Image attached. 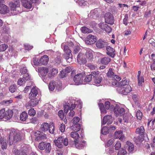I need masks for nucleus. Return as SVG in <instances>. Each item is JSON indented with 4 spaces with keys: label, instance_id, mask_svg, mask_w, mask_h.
<instances>
[{
    "label": "nucleus",
    "instance_id": "32",
    "mask_svg": "<svg viewBox=\"0 0 155 155\" xmlns=\"http://www.w3.org/2000/svg\"><path fill=\"white\" fill-rule=\"evenodd\" d=\"M110 61V59L108 57H105L101 59V63L104 64H107Z\"/></svg>",
    "mask_w": 155,
    "mask_h": 155
},
{
    "label": "nucleus",
    "instance_id": "43",
    "mask_svg": "<svg viewBox=\"0 0 155 155\" xmlns=\"http://www.w3.org/2000/svg\"><path fill=\"white\" fill-rule=\"evenodd\" d=\"M94 82L95 84H100L102 80V77L101 76H99L94 79Z\"/></svg>",
    "mask_w": 155,
    "mask_h": 155
},
{
    "label": "nucleus",
    "instance_id": "18",
    "mask_svg": "<svg viewBox=\"0 0 155 155\" xmlns=\"http://www.w3.org/2000/svg\"><path fill=\"white\" fill-rule=\"evenodd\" d=\"M129 82L127 80H122L120 82H113L112 84L115 85L116 86H119V87H123L129 85Z\"/></svg>",
    "mask_w": 155,
    "mask_h": 155
},
{
    "label": "nucleus",
    "instance_id": "60",
    "mask_svg": "<svg viewBox=\"0 0 155 155\" xmlns=\"http://www.w3.org/2000/svg\"><path fill=\"white\" fill-rule=\"evenodd\" d=\"M23 78L26 81H29L31 80V77L28 74H25L23 76Z\"/></svg>",
    "mask_w": 155,
    "mask_h": 155
},
{
    "label": "nucleus",
    "instance_id": "25",
    "mask_svg": "<svg viewBox=\"0 0 155 155\" xmlns=\"http://www.w3.org/2000/svg\"><path fill=\"white\" fill-rule=\"evenodd\" d=\"M126 147L128 148V150L130 153H133L134 151V145L130 142L127 141L126 143Z\"/></svg>",
    "mask_w": 155,
    "mask_h": 155
},
{
    "label": "nucleus",
    "instance_id": "5",
    "mask_svg": "<svg viewBox=\"0 0 155 155\" xmlns=\"http://www.w3.org/2000/svg\"><path fill=\"white\" fill-rule=\"evenodd\" d=\"M64 49L65 52L64 55V58L68 62L70 63L72 61V57L71 51L68 47L66 45L64 46Z\"/></svg>",
    "mask_w": 155,
    "mask_h": 155
},
{
    "label": "nucleus",
    "instance_id": "22",
    "mask_svg": "<svg viewBox=\"0 0 155 155\" xmlns=\"http://www.w3.org/2000/svg\"><path fill=\"white\" fill-rule=\"evenodd\" d=\"M85 56L87 60L89 61H92L94 58V56L92 50L89 49L87 50Z\"/></svg>",
    "mask_w": 155,
    "mask_h": 155
},
{
    "label": "nucleus",
    "instance_id": "37",
    "mask_svg": "<svg viewBox=\"0 0 155 155\" xmlns=\"http://www.w3.org/2000/svg\"><path fill=\"white\" fill-rule=\"evenodd\" d=\"M56 85V83L54 81H51L49 84L48 86L49 89L50 90L52 91H53Z\"/></svg>",
    "mask_w": 155,
    "mask_h": 155
},
{
    "label": "nucleus",
    "instance_id": "44",
    "mask_svg": "<svg viewBox=\"0 0 155 155\" xmlns=\"http://www.w3.org/2000/svg\"><path fill=\"white\" fill-rule=\"evenodd\" d=\"M45 150L47 153H49L51 150V147L49 143H46L45 146Z\"/></svg>",
    "mask_w": 155,
    "mask_h": 155
},
{
    "label": "nucleus",
    "instance_id": "58",
    "mask_svg": "<svg viewBox=\"0 0 155 155\" xmlns=\"http://www.w3.org/2000/svg\"><path fill=\"white\" fill-rule=\"evenodd\" d=\"M16 89L15 85H11L9 87V90L12 93L14 92L15 91Z\"/></svg>",
    "mask_w": 155,
    "mask_h": 155
},
{
    "label": "nucleus",
    "instance_id": "51",
    "mask_svg": "<svg viewBox=\"0 0 155 155\" xmlns=\"http://www.w3.org/2000/svg\"><path fill=\"white\" fill-rule=\"evenodd\" d=\"M114 74V73L112 69L110 68L107 74V76L108 77H111Z\"/></svg>",
    "mask_w": 155,
    "mask_h": 155
},
{
    "label": "nucleus",
    "instance_id": "29",
    "mask_svg": "<svg viewBox=\"0 0 155 155\" xmlns=\"http://www.w3.org/2000/svg\"><path fill=\"white\" fill-rule=\"evenodd\" d=\"M49 125L47 123H43L40 126V130L41 131L45 132L47 131L49 127Z\"/></svg>",
    "mask_w": 155,
    "mask_h": 155
},
{
    "label": "nucleus",
    "instance_id": "45",
    "mask_svg": "<svg viewBox=\"0 0 155 155\" xmlns=\"http://www.w3.org/2000/svg\"><path fill=\"white\" fill-rule=\"evenodd\" d=\"M92 76H93V78H94L96 77H98L99 76H101L99 74V72L98 71L96 72L95 71H93L91 72V74Z\"/></svg>",
    "mask_w": 155,
    "mask_h": 155
},
{
    "label": "nucleus",
    "instance_id": "20",
    "mask_svg": "<svg viewBox=\"0 0 155 155\" xmlns=\"http://www.w3.org/2000/svg\"><path fill=\"white\" fill-rule=\"evenodd\" d=\"M8 5L11 10H15L20 8V3L17 2H15L14 3L11 2H9Z\"/></svg>",
    "mask_w": 155,
    "mask_h": 155
},
{
    "label": "nucleus",
    "instance_id": "40",
    "mask_svg": "<svg viewBox=\"0 0 155 155\" xmlns=\"http://www.w3.org/2000/svg\"><path fill=\"white\" fill-rule=\"evenodd\" d=\"M8 48V46L5 44H2L0 45V51H4Z\"/></svg>",
    "mask_w": 155,
    "mask_h": 155
},
{
    "label": "nucleus",
    "instance_id": "17",
    "mask_svg": "<svg viewBox=\"0 0 155 155\" xmlns=\"http://www.w3.org/2000/svg\"><path fill=\"white\" fill-rule=\"evenodd\" d=\"M77 60L78 63L80 64H85L87 62L86 59L84 57L83 54L81 53H79L78 55Z\"/></svg>",
    "mask_w": 155,
    "mask_h": 155
},
{
    "label": "nucleus",
    "instance_id": "41",
    "mask_svg": "<svg viewBox=\"0 0 155 155\" xmlns=\"http://www.w3.org/2000/svg\"><path fill=\"white\" fill-rule=\"evenodd\" d=\"M14 152L15 155H26V153L23 151L19 150H15Z\"/></svg>",
    "mask_w": 155,
    "mask_h": 155
},
{
    "label": "nucleus",
    "instance_id": "16",
    "mask_svg": "<svg viewBox=\"0 0 155 155\" xmlns=\"http://www.w3.org/2000/svg\"><path fill=\"white\" fill-rule=\"evenodd\" d=\"M74 146L78 149H82L86 145V142L84 140H82L80 142H78L77 141H74Z\"/></svg>",
    "mask_w": 155,
    "mask_h": 155
},
{
    "label": "nucleus",
    "instance_id": "1",
    "mask_svg": "<svg viewBox=\"0 0 155 155\" xmlns=\"http://www.w3.org/2000/svg\"><path fill=\"white\" fill-rule=\"evenodd\" d=\"M9 134L8 138L10 144H12L13 142L19 141L21 140V135L18 131L12 129L9 130Z\"/></svg>",
    "mask_w": 155,
    "mask_h": 155
},
{
    "label": "nucleus",
    "instance_id": "36",
    "mask_svg": "<svg viewBox=\"0 0 155 155\" xmlns=\"http://www.w3.org/2000/svg\"><path fill=\"white\" fill-rule=\"evenodd\" d=\"M49 128L50 133L51 134H54V126L53 123L51 122L50 123Z\"/></svg>",
    "mask_w": 155,
    "mask_h": 155
},
{
    "label": "nucleus",
    "instance_id": "13",
    "mask_svg": "<svg viewBox=\"0 0 155 155\" xmlns=\"http://www.w3.org/2000/svg\"><path fill=\"white\" fill-rule=\"evenodd\" d=\"M0 144L3 150L7 149V140L5 137L0 132Z\"/></svg>",
    "mask_w": 155,
    "mask_h": 155
},
{
    "label": "nucleus",
    "instance_id": "24",
    "mask_svg": "<svg viewBox=\"0 0 155 155\" xmlns=\"http://www.w3.org/2000/svg\"><path fill=\"white\" fill-rule=\"evenodd\" d=\"M58 72V70L55 68H52L50 70V72L48 74V80L50 78H52L55 77Z\"/></svg>",
    "mask_w": 155,
    "mask_h": 155
},
{
    "label": "nucleus",
    "instance_id": "33",
    "mask_svg": "<svg viewBox=\"0 0 155 155\" xmlns=\"http://www.w3.org/2000/svg\"><path fill=\"white\" fill-rule=\"evenodd\" d=\"M145 130L143 126H141L140 127L138 128L136 130V132L137 134H138L140 135L143 134Z\"/></svg>",
    "mask_w": 155,
    "mask_h": 155
},
{
    "label": "nucleus",
    "instance_id": "10",
    "mask_svg": "<svg viewBox=\"0 0 155 155\" xmlns=\"http://www.w3.org/2000/svg\"><path fill=\"white\" fill-rule=\"evenodd\" d=\"M30 100L25 105L27 109H28L32 107H33L38 103V101L36 98H29Z\"/></svg>",
    "mask_w": 155,
    "mask_h": 155
},
{
    "label": "nucleus",
    "instance_id": "46",
    "mask_svg": "<svg viewBox=\"0 0 155 155\" xmlns=\"http://www.w3.org/2000/svg\"><path fill=\"white\" fill-rule=\"evenodd\" d=\"M30 121L31 123L34 124H37L38 123V120L36 117L32 118L30 119Z\"/></svg>",
    "mask_w": 155,
    "mask_h": 155
},
{
    "label": "nucleus",
    "instance_id": "2",
    "mask_svg": "<svg viewBox=\"0 0 155 155\" xmlns=\"http://www.w3.org/2000/svg\"><path fill=\"white\" fill-rule=\"evenodd\" d=\"M13 111L11 109H8L6 111L4 108L0 110V119L4 118L7 120L11 119L13 115Z\"/></svg>",
    "mask_w": 155,
    "mask_h": 155
},
{
    "label": "nucleus",
    "instance_id": "31",
    "mask_svg": "<svg viewBox=\"0 0 155 155\" xmlns=\"http://www.w3.org/2000/svg\"><path fill=\"white\" fill-rule=\"evenodd\" d=\"M81 127L80 125L78 124L72 125L71 127V129L72 131L78 132L80 130Z\"/></svg>",
    "mask_w": 155,
    "mask_h": 155
},
{
    "label": "nucleus",
    "instance_id": "55",
    "mask_svg": "<svg viewBox=\"0 0 155 155\" xmlns=\"http://www.w3.org/2000/svg\"><path fill=\"white\" fill-rule=\"evenodd\" d=\"M118 5L120 8L124 9V8H125V9H128V8L129 6L127 5L119 3Z\"/></svg>",
    "mask_w": 155,
    "mask_h": 155
},
{
    "label": "nucleus",
    "instance_id": "12",
    "mask_svg": "<svg viewBox=\"0 0 155 155\" xmlns=\"http://www.w3.org/2000/svg\"><path fill=\"white\" fill-rule=\"evenodd\" d=\"M99 27L106 32L109 33L112 30L111 28L107 24L105 23H100L98 25Z\"/></svg>",
    "mask_w": 155,
    "mask_h": 155
},
{
    "label": "nucleus",
    "instance_id": "63",
    "mask_svg": "<svg viewBox=\"0 0 155 155\" xmlns=\"http://www.w3.org/2000/svg\"><path fill=\"white\" fill-rule=\"evenodd\" d=\"M114 140L112 139L109 140L106 143V146L107 147L110 146L113 143Z\"/></svg>",
    "mask_w": 155,
    "mask_h": 155
},
{
    "label": "nucleus",
    "instance_id": "42",
    "mask_svg": "<svg viewBox=\"0 0 155 155\" xmlns=\"http://www.w3.org/2000/svg\"><path fill=\"white\" fill-rule=\"evenodd\" d=\"M46 143L41 142L38 145V147L41 150H43L45 149Z\"/></svg>",
    "mask_w": 155,
    "mask_h": 155
},
{
    "label": "nucleus",
    "instance_id": "15",
    "mask_svg": "<svg viewBox=\"0 0 155 155\" xmlns=\"http://www.w3.org/2000/svg\"><path fill=\"white\" fill-rule=\"evenodd\" d=\"M113 122V119L111 115H107L104 117L102 121V124L105 125L107 123L108 124H111Z\"/></svg>",
    "mask_w": 155,
    "mask_h": 155
},
{
    "label": "nucleus",
    "instance_id": "7",
    "mask_svg": "<svg viewBox=\"0 0 155 155\" xmlns=\"http://www.w3.org/2000/svg\"><path fill=\"white\" fill-rule=\"evenodd\" d=\"M34 138L35 140L41 141L47 139L46 135L40 131H37L34 132Z\"/></svg>",
    "mask_w": 155,
    "mask_h": 155
},
{
    "label": "nucleus",
    "instance_id": "4",
    "mask_svg": "<svg viewBox=\"0 0 155 155\" xmlns=\"http://www.w3.org/2000/svg\"><path fill=\"white\" fill-rule=\"evenodd\" d=\"M38 72L41 74L42 77V79L45 83H47L49 81L47 74L49 71V69L47 67H41L38 69Z\"/></svg>",
    "mask_w": 155,
    "mask_h": 155
},
{
    "label": "nucleus",
    "instance_id": "35",
    "mask_svg": "<svg viewBox=\"0 0 155 155\" xmlns=\"http://www.w3.org/2000/svg\"><path fill=\"white\" fill-rule=\"evenodd\" d=\"M81 30L82 33H90L93 31L92 30L86 27H83L81 28Z\"/></svg>",
    "mask_w": 155,
    "mask_h": 155
},
{
    "label": "nucleus",
    "instance_id": "61",
    "mask_svg": "<svg viewBox=\"0 0 155 155\" xmlns=\"http://www.w3.org/2000/svg\"><path fill=\"white\" fill-rule=\"evenodd\" d=\"M80 118L78 117H75L73 118L72 121L73 124H76L79 121Z\"/></svg>",
    "mask_w": 155,
    "mask_h": 155
},
{
    "label": "nucleus",
    "instance_id": "56",
    "mask_svg": "<svg viewBox=\"0 0 155 155\" xmlns=\"http://www.w3.org/2000/svg\"><path fill=\"white\" fill-rule=\"evenodd\" d=\"M142 113L141 112L140 110L137 111L136 113V117L137 118L140 120L142 118Z\"/></svg>",
    "mask_w": 155,
    "mask_h": 155
},
{
    "label": "nucleus",
    "instance_id": "30",
    "mask_svg": "<svg viewBox=\"0 0 155 155\" xmlns=\"http://www.w3.org/2000/svg\"><path fill=\"white\" fill-rule=\"evenodd\" d=\"M28 114L25 111L23 112L20 115V120L22 121H25L28 118Z\"/></svg>",
    "mask_w": 155,
    "mask_h": 155
},
{
    "label": "nucleus",
    "instance_id": "8",
    "mask_svg": "<svg viewBox=\"0 0 155 155\" xmlns=\"http://www.w3.org/2000/svg\"><path fill=\"white\" fill-rule=\"evenodd\" d=\"M84 74L82 73H79L75 75L73 80L76 85H79L83 84Z\"/></svg>",
    "mask_w": 155,
    "mask_h": 155
},
{
    "label": "nucleus",
    "instance_id": "62",
    "mask_svg": "<svg viewBox=\"0 0 155 155\" xmlns=\"http://www.w3.org/2000/svg\"><path fill=\"white\" fill-rule=\"evenodd\" d=\"M25 83V81H24V78H20L19 79L18 81V84L20 85H21Z\"/></svg>",
    "mask_w": 155,
    "mask_h": 155
},
{
    "label": "nucleus",
    "instance_id": "28",
    "mask_svg": "<svg viewBox=\"0 0 155 155\" xmlns=\"http://www.w3.org/2000/svg\"><path fill=\"white\" fill-rule=\"evenodd\" d=\"M114 135L116 138H119L120 140H123L124 139V136L123 135L122 131L121 130H118L115 132Z\"/></svg>",
    "mask_w": 155,
    "mask_h": 155
},
{
    "label": "nucleus",
    "instance_id": "53",
    "mask_svg": "<svg viewBox=\"0 0 155 155\" xmlns=\"http://www.w3.org/2000/svg\"><path fill=\"white\" fill-rule=\"evenodd\" d=\"M112 78L113 79L114 81H116L117 82H119V81L121 79V78L120 77L116 75H114Z\"/></svg>",
    "mask_w": 155,
    "mask_h": 155
},
{
    "label": "nucleus",
    "instance_id": "39",
    "mask_svg": "<svg viewBox=\"0 0 155 155\" xmlns=\"http://www.w3.org/2000/svg\"><path fill=\"white\" fill-rule=\"evenodd\" d=\"M99 106L101 110V113L105 114L107 112L106 110L104 109L103 104L102 103H100L99 104Z\"/></svg>",
    "mask_w": 155,
    "mask_h": 155
},
{
    "label": "nucleus",
    "instance_id": "11",
    "mask_svg": "<svg viewBox=\"0 0 155 155\" xmlns=\"http://www.w3.org/2000/svg\"><path fill=\"white\" fill-rule=\"evenodd\" d=\"M97 40L96 37L90 34L86 38L85 42L86 44L91 45L94 44Z\"/></svg>",
    "mask_w": 155,
    "mask_h": 155
},
{
    "label": "nucleus",
    "instance_id": "21",
    "mask_svg": "<svg viewBox=\"0 0 155 155\" xmlns=\"http://www.w3.org/2000/svg\"><path fill=\"white\" fill-rule=\"evenodd\" d=\"M96 45L97 48H101L106 47L107 45V43L101 39H99L97 41Z\"/></svg>",
    "mask_w": 155,
    "mask_h": 155
},
{
    "label": "nucleus",
    "instance_id": "59",
    "mask_svg": "<svg viewBox=\"0 0 155 155\" xmlns=\"http://www.w3.org/2000/svg\"><path fill=\"white\" fill-rule=\"evenodd\" d=\"M130 118V116L125 115L123 117V119L125 123H127L129 121Z\"/></svg>",
    "mask_w": 155,
    "mask_h": 155
},
{
    "label": "nucleus",
    "instance_id": "38",
    "mask_svg": "<svg viewBox=\"0 0 155 155\" xmlns=\"http://www.w3.org/2000/svg\"><path fill=\"white\" fill-rule=\"evenodd\" d=\"M101 133L104 135H106L109 133V129L108 127H104L101 129Z\"/></svg>",
    "mask_w": 155,
    "mask_h": 155
},
{
    "label": "nucleus",
    "instance_id": "57",
    "mask_svg": "<svg viewBox=\"0 0 155 155\" xmlns=\"http://www.w3.org/2000/svg\"><path fill=\"white\" fill-rule=\"evenodd\" d=\"M127 153V151L125 149H121V150L119 151L118 153V155H125Z\"/></svg>",
    "mask_w": 155,
    "mask_h": 155
},
{
    "label": "nucleus",
    "instance_id": "27",
    "mask_svg": "<svg viewBox=\"0 0 155 155\" xmlns=\"http://www.w3.org/2000/svg\"><path fill=\"white\" fill-rule=\"evenodd\" d=\"M49 61L48 56L44 55L40 58L39 61L41 64L43 65H46L47 64Z\"/></svg>",
    "mask_w": 155,
    "mask_h": 155
},
{
    "label": "nucleus",
    "instance_id": "14",
    "mask_svg": "<svg viewBox=\"0 0 155 155\" xmlns=\"http://www.w3.org/2000/svg\"><path fill=\"white\" fill-rule=\"evenodd\" d=\"M115 115L117 117L122 116L124 113V109L123 107H120L118 106H116L114 109Z\"/></svg>",
    "mask_w": 155,
    "mask_h": 155
},
{
    "label": "nucleus",
    "instance_id": "48",
    "mask_svg": "<svg viewBox=\"0 0 155 155\" xmlns=\"http://www.w3.org/2000/svg\"><path fill=\"white\" fill-rule=\"evenodd\" d=\"M87 66L91 70H95L97 69V66L91 64H87Z\"/></svg>",
    "mask_w": 155,
    "mask_h": 155
},
{
    "label": "nucleus",
    "instance_id": "23",
    "mask_svg": "<svg viewBox=\"0 0 155 155\" xmlns=\"http://www.w3.org/2000/svg\"><path fill=\"white\" fill-rule=\"evenodd\" d=\"M106 50L107 54L113 58H114L115 55V50L109 46L107 47Z\"/></svg>",
    "mask_w": 155,
    "mask_h": 155
},
{
    "label": "nucleus",
    "instance_id": "49",
    "mask_svg": "<svg viewBox=\"0 0 155 155\" xmlns=\"http://www.w3.org/2000/svg\"><path fill=\"white\" fill-rule=\"evenodd\" d=\"M92 80V75L89 74L87 75L86 78H85L84 80V81L86 82H90Z\"/></svg>",
    "mask_w": 155,
    "mask_h": 155
},
{
    "label": "nucleus",
    "instance_id": "34",
    "mask_svg": "<svg viewBox=\"0 0 155 155\" xmlns=\"http://www.w3.org/2000/svg\"><path fill=\"white\" fill-rule=\"evenodd\" d=\"M77 132L75 131L71 132L70 134V136L76 140L78 139L79 137V136Z\"/></svg>",
    "mask_w": 155,
    "mask_h": 155
},
{
    "label": "nucleus",
    "instance_id": "26",
    "mask_svg": "<svg viewBox=\"0 0 155 155\" xmlns=\"http://www.w3.org/2000/svg\"><path fill=\"white\" fill-rule=\"evenodd\" d=\"M22 5L27 9H31L32 7V3L26 0H21Z\"/></svg>",
    "mask_w": 155,
    "mask_h": 155
},
{
    "label": "nucleus",
    "instance_id": "47",
    "mask_svg": "<svg viewBox=\"0 0 155 155\" xmlns=\"http://www.w3.org/2000/svg\"><path fill=\"white\" fill-rule=\"evenodd\" d=\"M32 64V65L38 66L39 65L40 63V61H38V59L37 58H35L33 59Z\"/></svg>",
    "mask_w": 155,
    "mask_h": 155
},
{
    "label": "nucleus",
    "instance_id": "52",
    "mask_svg": "<svg viewBox=\"0 0 155 155\" xmlns=\"http://www.w3.org/2000/svg\"><path fill=\"white\" fill-rule=\"evenodd\" d=\"M55 64L56 65H58L60 64L61 63V58L60 56L57 57L55 60Z\"/></svg>",
    "mask_w": 155,
    "mask_h": 155
},
{
    "label": "nucleus",
    "instance_id": "54",
    "mask_svg": "<svg viewBox=\"0 0 155 155\" xmlns=\"http://www.w3.org/2000/svg\"><path fill=\"white\" fill-rule=\"evenodd\" d=\"M138 85L141 86L142 83L144 82V79L143 77L142 76L138 77Z\"/></svg>",
    "mask_w": 155,
    "mask_h": 155
},
{
    "label": "nucleus",
    "instance_id": "3",
    "mask_svg": "<svg viewBox=\"0 0 155 155\" xmlns=\"http://www.w3.org/2000/svg\"><path fill=\"white\" fill-rule=\"evenodd\" d=\"M54 142L55 145L59 148L62 147L63 144L65 146H67L68 144V138H64L62 137H59L57 140H54Z\"/></svg>",
    "mask_w": 155,
    "mask_h": 155
},
{
    "label": "nucleus",
    "instance_id": "9",
    "mask_svg": "<svg viewBox=\"0 0 155 155\" xmlns=\"http://www.w3.org/2000/svg\"><path fill=\"white\" fill-rule=\"evenodd\" d=\"M104 18L106 23L110 25L114 24V17L111 13H106L105 15Z\"/></svg>",
    "mask_w": 155,
    "mask_h": 155
},
{
    "label": "nucleus",
    "instance_id": "50",
    "mask_svg": "<svg viewBox=\"0 0 155 155\" xmlns=\"http://www.w3.org/2000/svg\"><path fill=\"white\" fill-rule=\"evenodd\" d=\"M28 114L31 116H34L36 114L35 110L33 108H31L28 110Z\"/></svg>",
    "mask_w": 155,
    "mask_h": 155
},
{
    "label": "nucleus",
    "instance_id": "6",
    "mask_svg": "<svg viewBox=\"0 0 155 155\" xmlns=\"http://www.w3.org/2000/svg\"><path fill=\"white\" fill-rule=\"evenodd\" d=\"M117 90L119 94L127 95L132 91V88L130 85H127L126 86L118 87Z\"/></svg>",
    "mask_w": 155,
    "mask_h": 155
},
{
    "label": "nucleus",
    "instance_id": "64",
    "mask_svg": "<svg viewBox=\"0 0 155 155\" xmlns=\"http://www.w3.org/2000/svg\"><path fill=\"white\" fill-rule=\"evenodd\" d=\"M25 49L26 50H30L33 47L31 46H30L28 44H24Z\"/></svg>",
    "mask_w": 155,
    "mask_h": 155
},
{
    "label": "nucleus",
    "instance_id": "19",
    "mask_svg": "<svg viewBox=\"0 0 155 155\" xmlns=\"http://www.w3.org/2000/svg\"><path fill=\"white\" fill-rule=\"evenodd\" d=\"M38 93V88L36 87H33L31 91L29 94V98H32L35 97Z\"/></svg>",
    "mask_w": 155,
    "mask_h": 155
}]
</instances>
